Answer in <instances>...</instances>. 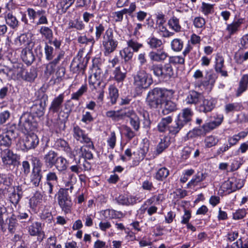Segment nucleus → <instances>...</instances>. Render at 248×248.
Segmentation results:
<instances>
[{"instance_id":"nucleus-14","label":"nucleus","mask_w":248,"mask_h":248,"mask_svg":"<svg viewBox=\"0 0 248 248\" xmlns=\"http://www.w3.org/2000/svg\"><path fill=\"white\" fill-rule=\"evenodd\" d=\"M202 95L194 90L190 91L185 99V102L187 105H195L201 102Z\"/></svg>"},{"instance_id":"nucleus-45","label":"nucleus","mask_w":248,"mask_h":248,"mask_svg":"<svg viewBox=\"0 0 248 248\" xmlns=\"http://www.w3.org/2000/svg\"><path fill=\"white\" fill-rule=\"evenodd\" d=\"M87 148H88V145L87 147H81L79 149V155L82 157V159L90 160L93 159V155L92 152L89 150L88 149H87ZM89 148H90L89 147Z\"/></svg>"},{"instance_id":"nucleus-47","label":"nucleus","mask_w":248,"mask_h":248,"mask_svg":"<svg viewBox=\"0 0 248 248\" xmlns=\"http://www.w3.org/2000/svg\"><path fill=\"white\" fill-rule=\"evenodd\" d=\"M218 142V140L212 135L207 136L204 140L205 146L207 148H211L216 145Z\"/></svg>"},{"instance_id":"nucleus-48","label":"nucleus","mask_w":248,"mask_h":248,"mask_svg":"<svg viewBox=\"0 0 248 248\" xmlns=\"http://www.w3.org/2000/svg\"><path fill=\"white\" fill-rule=\"evenodd\" d=\"M37 17L39 18L38 21L37 22V25L46 24L48 23L46 12L45 10L43 9L38 10Z\"/></svg>"},{"instance_id":"nucleus-36","label":"nucleus","mask_w":248,"mask_h":248,"mask_svg":"<svg viewBox=\"0 0 248 248\" xmlns=\"http://www.w3.org/2000/svg\"><path fill=\"white\" fill-rule=\"evenodd\" d=\"M172 119L170 116L162 118L158 124V129L160 132H164L168 129V125L172 122Z\"/></svg>"},{"instance_id":"nucleus-46","label":"nucleus","mask_w":248,"mask_h":248,"mask_svg":"<svg viewBox=\"0 0 248 248\" xmlns=\"http://www.w3.org/2000/svg\"><path fill=\"white\" fill-rule=\"evenodd\" d=\"M169 174V170L166 168H162L157 171L155 177L157 180L162 181L167 178Z\"/></svg>"},{"instance_id":"nucleus-55","label":"nucleus","mask_w":248,"mask_h":248,"mask_svg":"<svg viewBox=\"0 0 248 248\" xmlns=\"http://www.w3.org/2000/svg\"><path fill=\"white\" fill-rule=\"evenodd\" d=\"M16 129V125L13 124L7 127L6 130L3 132L13 140L16 138L17 135Z\"/></svg>"},{"instance_id":"nucleus-12","label":"nucleus","mask_w":248,"mask_h":248,"mask_svg":"<svg viewBox=\"0 0 248 248\" xmlns=\"http://www.w3.org/2000/svg\"><path fill=\"white\" fill-rule=\"evenodd\" d=\"M192 115V113L190 109H184L182 114L178 115L176 120V123H178L182 128L187 125H190Z\"/></svg>"},{"instance_id":"nucleus-3","label":"nucleus","mask_w":248,"mask_h":248,"mask_svg":"<svg viewBox=\"0 0 248 248\" xmlns=\"http://www.w3.org/2000/svg\"><path fill=\"white\" fill-rule=\"evenodd\" d=\"M68 188H61L58 192V202L62 210L65 214L71 212L72 202L68 193Z\"/></svg>"},{"instance_id":"nucleus-15","label":"nucleus","mask_w":248,"mask_h":248,"mask_svg":"<svg viewBox=\"0 0 248 248\" xmlns=\"http://www.w3.org/2000/svg\"><path fill=\"white\" fill-rule=\"evenodd\" d=\"M63 99L64 95L62 93L54 98L49 108V111L53 113L58 112L62 108Z\"/></svg>"},{"instance_id":"nucleus-9","label":"nucleus","mask_w":248,"mask_h":248,"mask_svg":"<svg viewBox=\"0 0 248 248\" xmlns=\"http://www.w3.org/2000/svg\"><path fill=\"white\" fill-rule=\"evenodd\" d=\"M39 142V139L36 134L33 133L29 134L23 139V146L21 147V149L23 151L35 149L38 145Z\"/></svg>"},{"instance_id":"nucleus-31","label":"nucleus","mask_w":248,"mask_h":248,"mask_svg":"<svg viewBox=\"0 0 248 248\" xmlns=\"http://www.w3.org/2000/svg\"><path fill=\"white\" fill-rule=\"evenodd\" d=\"M207 176V173L203 171H199L187 184L188 186H197L200 182L203 181Z\"/></svg>"},{"instance_id":"nucleus-8","label":"nucleus","mask_w":248,"mask_h":248,"mask_svg":"<svg viewBox=\"0 0 248 248\" xmlns=\"http://www.w3.org/2000/svg\"><path fill=\"white\" fill-rule=\"evenodd\" d=\"M244 184V182L243 180L237 179L235 177H232L225 181L222 186L224 191L229 190V193H231L241 188Z\"/></svg>"},{"instance_id":"nucleus-42","label":"nucleus","mask_w":248,"mask_h":248,"mask_svg":"<svg viewBox=\"0 0 248 248\" xmlns=\"http://www.w3.org/2000/svg\"><path fill=\"white\" fill-rule=\"evenodd\" d=\"M78 42L81 44H91V47H92L95 44V41L93 37L88 38L86 35H84L78 37Z\"/></svg>"},{"instance_id":"nucleus-58","label":"nucleus","mask_w":248,"mask_h":248,"mask_svg":"<svg viewBox=\"0 0 248 248\" xmlns=\"http://www.w3.org/2000/svg\"><path fill=\"white\" fill-rule=\"evenodd\" d=\"M169 63L174 64H183L185 63V58L181 56H175L170 57Z\"/></svg>"},{"instance_id":"nucleus-23","label":"nucleus","mask_w":248,"mask_h":248,"mask_svg":"<svg viewBox=\"0 0 248 248\" xmlns=\"http://www.w3.org/2000/svg\"><path fill=\"white\" fill-rule=\"evenodd\" d=\"M216 64L215 66V71L217 73H220L222 76L227 77L228 73L227 71L223 70L224 67V60L222 56L217 54L216 57Z\"/></svg>"},{"instance_id":"nucleus-18","label":"nucleus","mask_w":248,"mask_h":248,"mask_svg":"<svg viewBox=\"0 0 248 248\" xmlns=\"http://www.w3.org/2000/svg\"><path fill=\"white\" fill-rule=\"evenodd\" d=\"M93 70H95L96 71L89 78V82L92 90L93 89H97L96 85L98 86L100 85L99 80L101 74V69L97 67H94Z\"/></svg>"},{"instance_id":"nucleus-37","label":"nucleus","mask_w":248,"mask_h":248,"mask_svg":"<svg viewBox=\"0 0 248 248\" xmlns=\"http://www.w3.org/2000/svg\"><path fill=\"white\" fill-rule=\"evenodd\" d=\"M147 44L152 49H157L163 47V43L161 39L154 36L148 39Z\"/></svg>"},{"instance_id":"nucleus-34","label":"nucleus","mask_w":248,"mask_h":248,"mask_svg":"<svg viewBox=\"0 0 248 248\" xmlns=\"http://www.w3.org/2000/svg\"><path fill=\"white\" fill-rule=\"evenodd\" d=\"M6 223L5 224L6 226H8V231L11 233H14L18 226L16 216L13 215L9 218H7L6 220Z\"/></svg>"},{"instance_id":"nucleus-11","label":"nucleus","mask_w":248,"mask_h":248,"mask_svg":"<svg viewBox=\"0 0 248 248\" xmlns=\"http://www.w3.org/2000/svg\"><path fill=\"white\" fill-rule=\"evenodd\" d=\"M16 75L22 79L29 82L33 81L37 77V73L34 69L26 70L16 64Z\"/></svg>"},{"instance_id":"nucleus-26","label":"nucleus","mask_w":248,"mask_h":248,"mask_svg":"<svg viewBox=\"0 0 248 248\" xmlns=\"http://www.w3.org/2000/svg\"><path fill=\"white\" fill-rule=\"evenodd\" d=\"M217 77L213 71H208L206 72L205 80L201 82V85L207 86L209 85L213 86L216 81Z\"/></svg>"},{"instance_id":"nucleus-22","label":"nucleus","mask_w":248,"mask_h":248,"mask_svg":"<svg viewBox=\"0 0 248 248\" xmlns=\"http://www.w3.org/2000/svg\"><path fill=\"white\" fill-rule=\"evenodd\" d=\"M4 18L6 23L12 29L17 28L19 26V21L15 16L11 12H6L4 15Z\"/></svg>"},{"instance_id":"nucleus-32","label":"nucleus","mask_w":248,"mask_h":248,"mask_svg":"<svg viewBox=\"0 0 248 248\" xmlns=\"http://www.w3.org/2000/svg\"><path fill=\"white\" fill-rule=\"evenodd\" d=\"M126 72L124 70L122 71L120 67H116L113 71V76L114 80L121 86L123 82L126 78Z\"/></svg>"},{"instance_id":"nucleus-50","label":"nucleus","mask_w":248,"mask_h":248,"mask_svg":"<svg viewBox=\"0 0 248 248\" xmlns=\"http://www.w3.org/2000/svg\"><path fill=\"white\" fill-rule=\"evenodd\" d=\"M120 54L122 57L124 59L125 62L130 61L133 55V51H131L129 47H125L123 50L120 51Z\"/></svg>"},{"instance_id":"nucleus-19","label":"nucleus","mask_w":248,"mask_h":248,"mask_svg":"<svg viewBox=\"0 0 248 248\" xmlns=\"http://www.w3.org/2000/svg\"><path fill=\"white\" fill-rule=\"evenodd\" d=\"M170 98H166L162 102L161 106L163 108L162 113L164 115H167L169 113L175 111L177 109V106L175 103L170 100Z\"/></svg>"},{"instance_id":"nucleus-4","label":"nucleus","mask_w":248,"mask_h":248,"mask_svg":"<svg viewBox=\"0 0 248 248\" xmlns=\"http://www.w3.org/2000/svg\"><path fill=\"white\" fill-rule=\"evenodd\" d=\"M149 69L151 71H153L155 76L163 78H170L173 75V69L170 63H166L164 65L161 64L149 65Z\"/></svg>"},{"instance_id":"nucleus-54","label":"nucleus","mask_w":248,"mask_h":248,"mask_svg":"<svg viewBox=\"0 0 248 248\" xmlns=\"http://www.w3.org/2000/svg\"><path fill=\"white\" fill-rule=\"evenodd\" d=\"M171 46L174 51H180L183 47V42L179 39H174L171 43Z\"/></svg>"},{"instance_id":"nucleus-60","label":"nucleus","mask_w":248,"mask_h":248,"mask_svg":"<svg viewBox=\"0 0 248 248\" xmlns=\"http://www.w3.org/2000/svg\"><path fill=\"white\" fill-rule=\"evenodd\" d=\"M105 31V27L102 24H99L95 27V40L98 41L101 38L102 35Z\"/></svg>"},{"instance_id":"nucleus-1","label":"nucleus","mask_w":248,"mask_h":248,"mask_svg":"<svg viewBox=\"0 0 248 248\" xmlns=\"http://www.w3.org/2000/svg\"><path fill=\"white\" fill-rule=\"evenodd\" d=\"M174 92L172 90L156 87L150 90L147 94L146 101L151 108H157L162 106L166 98H170Z\"/></svg>"},{"instance_id":"nucleus-59","label":"nucleus","mask_w":248,"mask_h":248,"mask_svg":"<svg viewBox=\"0 0 248 248\" xmlns=\"http://www.w3.org/2000/svg\"><path fill=\"white\" fill-rule=\"evenodd\" d=\"M58 177L56 172L49 171L46 175V183H53V184L58 182Z\"/></svg>"},{"instance_id":"nucleus-43","label":"nucleus","mask_w":248,"mask_h":248,"mask_svg":"<svg viewBox=\"0 0 248 248\" xmlns=\"http://www.w3.org/2000/svg\"><path fill=\"white\" fill-rule=\"evenodd\" d=\"M41 230V224L39 222L33 223L29 227V232L31 235L35 236L39 234Z\"/></svg>"},{"instance_id":"nucleus-13","label":"nucleus","mask_w":248,"mask_h":248,"mask_svg":"<svg viewBox=\"0 0 248 248\" xmlns=\"http://www.w3.org/2000/svg\"><path fill=\"white\" fill-rule=\"evenodd\" d=\"M55 145L58 150L64 152L70 158L76 156L68 143L64 140L62 139L57 140Z\"/></svg>"},{"instance_id":"nucleus-61","label":"nucleus","mask_w":248,"mask_h":248,"mask_svg":"<svg viewBox=\"0 0 248 248\" xmlns=\"http://www.w3.org/2000/svg\"><path fill=\"white\" fill-rule=\"evenodd\" d=\"M78 163L80 164L82 171H89L92 169L91 164L85 159H79Z\"/></svg>"},{"instance_id":"nucleus-27","label":"nucleus","mask_w":248,"mask_h":248,"mask_svg":"<svg viewBox=\"0 0 248 248\" xmlns=\"http://www.w3.org/2000/svg\"><path fill=\"white\" fill-rule=\"evenodd\" d=\"M16 65H13L12 68L7 66L0 67V75L5 76L7 78H11L16 75Z\"/></svg>"},{"instance_id":"nucleus-25","label":"nucleus","mask_w":248,"mask_h":248,"mask_svg":"<svg viewBox=\"0 0 248 248\" xmlns=\"http://www.w3.org/2000/svg\"><path fill=\"white\" fill-rule=\"evenodd\" d=\"M125 115L129 118L130 123L134 130L137 131H138L140 125V121L139 117L136 115L133 111L125 113Z\"/></svg>"},{"instance_id":"nucleus-2","label":"nucleus","mask_w":248,"mask_h":248,"mask_svg":"<svg viewBox=\"0 0 248 248\" xmlns=\"http://www.w3.org/2000/svg\"><path fill=\"white\" fill-rule=\"evenodd\" d=\"M102 45L105 56H108L116 50L118 42L114 35L112 29L108 28L103 34Z\"/></svg>"},{"instance_id":"nucleus-33","label":"nucleus","mask_w":248,"mask_h":248,"mask_svg":"<svg viewBox=\"0 0 248 248\" xmlns=\"http://www.w3.org/2000/svg\"><path fill=\"white\" fill-rule=\"evenodd\" d=\"M67 161L64 157L62 156L58 157L57 160H56L54 164V166L56 167L59 172L65 171L67 169Z\"/></svg>"},{"instance_id":"nucleus-56","label":"nucleus","mask_w":248,"mask_h":248,"mask_svg":"<svg viewBox=\"0 0 248 248\" xmlns=\"http://www.w3.org/2000/svg\"><path fill=\"white\" fill-rule=\"evenodd\" d=\"M69 28H75L78 30H82L84 28V25L82 21L76 19L75 21H70L69 23Z\"/></svg>"},{"instance_id":"nucleus-44","label":"nucleus","mask_w":248,"mask_h":248,"mask_svg":"<svg viewBox=\"0 0 248 248\" xmlns=\"http://www.w3.org/2000/svg\"><path fill=\"white\" fill-rule=\"evenodd\" d=\"M39 32L48 41L53 37V31L51 29L47 27L42 26L39 30Z\"/></svg>"},{"instance_id":"nucleus-52","label":"nucleus","mask_w":248,"mask_h":248,"mask_svg":"<svg viewBox=\"0 0 248 248\" xmlns=\"http://www.w3.org/2000/svg\"><path fill=\"white\" fill-rule=\"evenodd\" d=\"M7 215V210L5 207H0V228L3 232L6 231V224L4 223L3 216Z\"/></svg>"},{"instance_id":"nucleus-6","label":"nucleus","mask_w":248,"mask_h":248,"mask_svg":"<svg viewBox=\"0 0 248 248\" xmlns=\"http://www.w3.org/2000/svg\"><path fill=\"white\" fill-rule=\"evenodd\" d=\"M3 163L7 166H18L20 165V156L8 148L3 149L1 152Z\"/></svg>"},{"instance_id":"nucleus-7","label":"nucleus","mask_w":248,"mask_h":248,"mask_svg":"<svg viewBox=\"0 0 248 248\" xmlns=\"http://www.w3.org/2000/svg\"><path fill=\"white\" fill-rule=\"evenodd\" d=\"M134 83L143 88H148L152 83L153 80L151 78L145 70L140 69L134 76Z\"/></svg>"},{"instance_id":"nucleus-29","label":"nucleus","mask_w":248,"mask_h":248,"mask_svg":"<svg viewBox=\"0 0 248 248\" xmlns=\"http://www.w3.org/2000/svg\"><path fill=\"white\" fill-rule=\"evenodd\" d=\"M75 1V0H60L57 6V13L61 15L65 13Z\"/></svg>"},{"instance_id":"nucleus-63","label":"nucleus","mask_w":248,"mask_h":248,"mask_svg":"<svg viewBox=\"0 0 248 248\" xmlns=\"http://www.w3.org/2000/svg\"><path fill=\"white\" fill-rule=\"evenodd\" d=\"M104 214H108L110 218H119L120 215H122V213L121 212L117 211L113 209H107L105 210Z\"/></svg>"},{"instance_id":"nucleus-64","label":"nucleus","mask_w":248,"mask_h":248,"mask_svg":"<svg viewBox=\"0 0 248 248\" xmlns=\"http://www.w3.org/2000/svg\"><path fill=\"white\" fill-rule=\"evenodd\" d=\"M192 151L193 149L189 147L186 146L184 147L181 153V159L184 160L187 159Z\"/></svg>"},{"instance_id":"nucleus-38","label":"nucleus","mask_w":248,"mask_h":248,"mask_svg":"<svg viewBox=\"0 0 248 248\" xmlns=\"http://www.w3.org/2000/svg\"><path fill=\"white\" fill-rule=\"evenodd\" d=\"M242 23V19H238L232 23L228 24L226 30L228 31L229 34L232 35L236 32Z\"/></svg>"},{"instance_id":"nucleus-57","label":"nucleus","mask_w":248,"mask_h":248,"mask_svg":"<svg viewBox=\"0 0 248 248\" xmlns=\"http://www.w3.org/2000/svg\"><path fill=\"white\" fill-rule=\"evenodd\" d=\"M22 197V193H16V191L10 194L9 196L10 201L14 205H16Z\"/></svg>"},{"instance_id":"nucleus-20","label":"nucleus","mask_w":248,"mask_h":248,"mask_svg":"<svg viewBox=\"0 0 248 248\" xmlns=\"http://www.w3.org/2000/svg\"><path fill=\"white\" fill-rule=\"evenodd\" d=\"M58 157V154L56 152L53 150H50L45 155L43 160L46 165L51 168L54 166Z\"/></svg>"},{"instance_id":"nucleus-51","label":"nucleus","mask_w":248,"mask_h":248,"mask_svg":"<svg viewBox=\"0 0 248 248\" xmlns=\"http://www.w3.org/2000/svg\"><path fill=\"white\" fill-rule=\"evenodd\" d=\"M169 145L168 138L165 137L161 139L160 142L157 146L156 151L158 154L161 153Z\"/></svg>"},{"instance_id":"nucleus-35","label":"nucleus","mask_w":248,"mask_h":248,"mask_svg":"<svg viewBox=\"0 0 248 248\" xmlns=\"http://www.w3.org/2000/svg\"><path fill=\"white\" fill-rule=\"evenodd\" d=\"M248 75H244L240 82L239 86L237 90L236 96H240L248 88Z\"/></svg>"},{"instance_id":"nucleus-10","label":"nucleus","mask_w":248,"mask_h":248,"mask_svg":"<svg viewBox=\"0 0 248 248\" xmlns=\"http://www.w3.org/2000/svg\"><path fill=\"white\" fill-rule=\"evenodd\" d=\"M73 137L76 140L79 141L81 143L88 144V147L94 148V146L91 139L85 134V132L78 125L74 126L73 127Z\"/></svg>"},{"instance_id":"nucleus-49","label":"nucleus","mask_w":248,"mask_h":248,"mask_svg":"<svg viewBox=\"0 0 248 248\" xmlns=\"http://www.w3.org/2000/svg\"><path fill=\"white\" fill-rule=\"evenodd\" d=\"M222 122L221 120H219L218 121H212L209 123H206L202 125V128L204 129V131L207 132H209L210 131L214 129L218 125H219Z\"/></svg>"},{"instance_id":"nucleus-17","label":"nucleus","mask_w":248,"mask_h":248,"mask_svg":"<svg viewBox=\"0 0 248 248\" xmlns=\"http://www.w3.org/2000/svg\"><path fill=\"white\" fill-rule=\"evenodd\" d=\"M149 56L151 61L159 62L165 60L168 56L167 53L164 49L160 48L156 51H151Z\"/></svg>"},{"instance_id":"nucleus-21","label":"nucleus","mask_w":248,"mask_h":248,"mask_svg":"<svg viewBox=\"0 0 248 248\" xmlns=\"http://www.w3.org/2000/svg\"><path fill=\"white\" fill-rule=\"evenodd\" d=\"M138 199L134 196H130L128 197L126 195H120L118 197H116L115 200L116 202L121 205H129L130 204H134L136 203Z\"/></svg>"},{"instance_id":"nucleus-16","label":"nucleus","mask_w":248,"mask_h":248,"mask_svg":"<svg viewBox=\"0 0 248 248\" xmlns=\"http://www.w3.org/2000/svg\"><path fill=\"white\" fill-rule=\"evenodd\" d=\"M198 107L199 111L201 112L207 113L210 112L214 108L215 104L212 100L205 99L202 97L201 102Z\"/></svg>"},{"instance_id":"nucleus-24","label":"nucleus","mask_w":248,"mask_h":248,"mask_svg":"<svg viewBox=\"0 0 248 248\" xmlns=\"http://www.w3.org/2000/svg\"><path fill=\"white\" fill-rule=\"evenodd\" d=\"M41 170L39 168H35L33 169L31 175V183L35 187L39 186L42 178V175L41 173Z\"/></svg>"},{"instance_id":"nucleus-30","label":"nucleus","mask_w":248,"mask_h":248,"mask_svg":"<svg viewBox=\"0 0 248 248\" xmlns=\"http://www.w3.org/2000/svg\"><path fill=\"white\" fill-rule=\"evenodd\" d=\"M46 106L38 102H36L31 107V114L36 115L37 117H40L44 115V110Z\"/></svg>"},{"instance_id":"nucleus-39","label":"nucleus","mask_w":248,"mask_h":248,"mask_svg":"<svg viewBox=\"0 0 248 248\" xmlns=\"http://www.w3.org/2000/svg\"><path fill=\"white\" fill-rule=\"evenodd\" d=\"M109 95L111 104H115L119 96V93L118 89L113 85H110L109 87Z\"/></svg>"},{"instance_id":"nucleus-62","label":"nucleus","mask_w":248,"mask_h":248,"mask_svg":"<svg viewBox=\"0 0 248 248\" xmlns=\"http://www.w3.org/2000/svg\"><path fill=\"white\" fill-rule=\"evenodd\" d=\"M71 67L72 68L74 72H78L81 71L82 70L83 71L85 67V65L83 62H80L77 63L76 62H73L71 63Z\"/></svg>"},{"instance_id":"nucleus-5","label":"nucleus","mask_w":248,"mask_h":248,"mask_svg":"<svg viewBox=\"0 0 248 248\" xmlns=\"http://www.w3.org/2000/svg\"><path fill=\"white\" fill-rule=\"evenodd\" d=\"M19 125L27 132L35 131L38 125L33 115L29 112L24 113L21 116Z\"/></svg>"},{"instance_id":"nucleus-40","label":"nucleus","mask_w":248,"mask_h":248,"mask_svg":"<svg viewBox=\"0 0 248 248\" xmlns=\"http://www.w3.org/2000/svg\"><path fill=\"white\" fill-rule=\"evenodd\" d=\"M37 100L36 102L44 104L46 106V102L48 100V96L45 93L43 88L40 89L36 93Z\"/></svg>"},{"instance_id":"nucleus-28","label":"nucleus","mask_w":248,"mask_h":248,"mask_svg":"<svg viewBox=\"0 0 248 248\" xmlns=\"http://www.w3.org/2000/svg\"><path fill=\"white\" fill-rule=\"evenodd\" d=\"M21 57L23 61L28 65L31 64L35 60L32 51L29 48L22 50Z\"/></svg>"},{"instance_id":"nucleus-41","label":"nucleus","mask_w":248,"mask_h":248,"mask_svg":"<svg viewBox=\"0 0 248 248\" xmlns=\"http://www.w3.org/2000/svg\"><path fill=\"white\" fill-rule=\"evenodd\" d=\"M168 24L170 28L176 32L181 31V27L179 24V19L176 17L173 16L170 18L168 21Z\"/></svg>"},{"instance_id":"nucleus-53","label":"nucleus","mask_w":248,"mask_h":248,"mask_svg":"<svg viewBox=\"0 0 248 248\" xmlns=\"http://www.w3.org/2000/svg\"><path fill=\"white\" fill-rule=\"evenodd\" d=\"M44 50L46 59L49 61L52 60L54 56L53 47L46 43Z\"/></svg>"}]
</instances>
